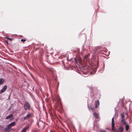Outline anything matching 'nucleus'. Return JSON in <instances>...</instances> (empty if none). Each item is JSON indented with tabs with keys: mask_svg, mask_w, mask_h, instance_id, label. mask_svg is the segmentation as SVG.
Masks as SVG:
<instances>
[{
	"mask_svg": "<svg viewBox=\"0 0 132 132\" xmlns=\"http://www.w3.org/2000/svg\"><path fill=\"white\" fill-rule=\"evenodd\" d=\"M88 108H89V109H91V110H92V111H93V109L92 108V107H91V106H90V107H88Z\"/></svg>",
	"mask_w": 132,
	"mask_h": 132,
	"instance_id": "17",
	"label": "nucleus"
},
{
	"mask_svg": "<svg viewBox=\"0 0 132 132\" xmlns=\"http://www.w3.org/2000/svg\"><path fill=\"white\" fill-rule=\"evenodd\" d=\"M100 103L99 101L98 100H97L95 102V107L97 108L99 105Z\"/></svg>",
	"mask_w": 132,
	"mask_h": 132,
	"instance_id": "8",
	"label": "nucleus"
},
{
	"mask_svg": "<svg viewBox=\"0 0 132 132\" xmlns=\"http://www.w3.org/2000/svg\"><path fill=\"white\" fill-rule=\"evenodd\" d=\"M87 57H85V58H87Z\"/></svg>",
	"mask_w": 132,
	"mask_h": 132,
	"instance_id": "21",
	"label": "nucleus"
},
{
	"mask_svg": "<svg viewBox=\"0 0 132 132\" xmlns=\"http://www.w3.org/2000/svg\"><path fill=\"white\" fill-rule=\"evenodd\" d=\"M26 40L25 39H21V41L22 42H24L26 41Z\"/></svg>",
	"mask_w": 132,
	"mask_h": 132,
	"instance_id": "18",
	"label": "nucleus"
},
{
	"mask_svg": "<svg viewBox=\"0 0 132 132\" xmlns=\"http://www.w3.org/2000/svg\"><path fill=\"white\" fill-rule=\"evenodd\" d=\"M128 132H130V131H128Z\"/></svg>",
	"mask_w": 132,
	"mask_h": 132,
	"instance_id": "22",
	"label": "nucleus"
},
{
	"mask_svg": "<svg viewBox=\"0 0 132 132\" xmlns=\"http://www.w3.org/2000/svg\"><path fill=\"white\" fill-rule=\"evenodd\" d=\"M29 126L25 127L22 130L21 132H26L27 129L29 128Z\"/></svg>",
	"mask_w": 132,
	"mask_h": 132,
	"instance_id": "7",
	"label": "nucleus"
},
{
	"mask_svg": "<svg viewBox=\"0 0 132 132\" xmlns=\"http://www.w3.org/2000/svg\"><path fill=\"white\" fill-rule=\"evenodd\" d=\"M121 122L125 125H126V123L124 121V119H121Z\"/></svg>",
	"mask_w": 132,
	"mask_h": 132,
	"instance_id": "13",
	"label": "nucleus"
},
{
	"mask_svg": "<svg viewBox=\"0 0 132 132\" xmlns=\"http://www.w3.org/2000/svg\"><path fill=\"white\" fill-rule=\"evenodd\" d=\"M13 116V115L12 114H10L9 115V116H8L5 118L6 119H8L10 118H12Z\"/></svg>",
	"mask_w": 132,
	"mask_h": 132,
	"instance_id": "11",
	"label": "nucleus"
},
{
	"mask_svg": "<svg viewBox=\"0 0 132 132\" xmlns=\"http://www.w3.org/2000/svg\"><path fill=\"white\" fill-rule=\"evenodd\" d=\"M124 114L122 113L121 114V119H124Z\"/></svg>",
	"mask_w": 132,
	"mask_h": 132,
	"instance_id": "15",
	"label": "nucleus"
},
{
	"mask_svg": "<svg viewBox=\"0 0 132 132\" xmlns=\"http://www.w3.org/2000/svg\"><path fill=\"white\" fill-rule=\"evenodd\" d=\"M124 129L122 127H120L117 129V132H122Z\"/></svg>",
	"mask_w": 132,
	"mask_h": 132,
	"instance_id": "5",
	"label": "nucleus"
},
{
	"mask_svg": "<svg viewBox=\"0 0 132 132\" xmlns=\"http://www.w3.org/2000/svg\"><path fill=\"white\" fill-rule=\"evenodd\" d=\"M32 114L30 113H28L26 117H24V119L26 120L28 118H30L31 117Z\"/></svg>",
	"mask_w": 132,
	"mask_h": 132,
	"instance_id": "6",
	"label": "nucleus"
},
{
	"mask_svg": "<svg viewBox=\"0 0 132 132\" xmlns=\"http://www.w3.org/2000/svg\"><path fill=\"white\" fill-rule=\"evenodd\" d=\"M93 115L94 117L96 118H98V114L97 113L94 112L93 113Z\"/></svg>",
	"mask_w": 132,
	"mask_h": 132,
	"instance_id": "9",
	"label": "nucleus"
},
{
	"mask_svg": "<svg viewBox=\"0 0 132 132\" xmlns=\"http://www.w3.org/2000/svg\"><path fill=\"white\" fill-rule=\"evenodd\" d=\"M114 118H112V130L113 131H115V130L114 128Z\"/></svg>",
	"mask_w": 132,
	"mask_h": 132,
	"instance_id": "4",
	"label": "nucleus"
},
{
	"mask_svg": "<svg viewBox=\"0 0 132 132\" xmlns=\"http://www.w3.org/2000/svg\"><path fill=\"white\" fill-rule=\"evenodd\" d=\"M103 132H105V131H103Z\"/></svg>",
	"mask_w": 132,
	"mask_h": 132,
	"instance_id": "20",
	"label": "nucleus"
},
{
	"mask_svg": "<svg viewBox=\"0 0 132 132\" xmlns=\"http://www.w3.org/2000/svg\"><path fill=\"white\" fill-rule=\"evenodd\" d=\"M126 127H125V129L126 131L128 130L129 129V126L128 125H127L126 124Z\"/></svg>",
	"mask_w": 132,
	"mask_h": 132,
	"instance_id": "14",
	"label": "nucleus"
},
{
	"mask_svg": "<svg viewBox=\"0 0 132 132\" xmlns=\"http://www.w3.org/2000/svg\"><path fill=\"white\" fill-rule=\"evenodd\" d=\"M12 127L9 124L7 125V126L5 128V131H8L9 132L10 131V129L12 128Z\"/></svg>",
	"mask_w": 132,
	"mask_h": 132,
	"instance_id": "3",
	"label": "nucleus"
},
{
	"mask_svg": "<svg viewBox=\"0 0 132 132\" xmlns=\"http://www.w3.org/2000/svg\"><path fill=\"white\" fill-rule=\"evenodd\" d=\"M30 106L29 104L27 102L25 103L24 105V109L25 110H30Z\"/></svg>",
	"mask_w": 132,
	"mask_h": 132,
	"instance_id": "1",
	"label": "nucleus"
},
{
	"mask_svg": "<svg viewBox=\"0 0 132 132\" xmlns=\"http://www.w3.org/2000/svg\"><path fill=\"white\" fill-rule=\"evenodd\" d=\"M15 122H13L10 123V125L12 127V126H15Z\"/></svg>",
	"mask_w": 132,
	"mask_h": 132,
	"instance_id": "12",
	"label": "nucleus"
},
{
	"mask_svg": "<svg viewBox=\"0 0 132 132\" xmlns=\"http://www.w3.org/2000/svg\"><path fill=\"white\" fill-rule=\"evenodd\" d=\"M7 39H8L9 40H10V41H11L12 40V39L10 38H9V37H7Z\"/></svg>",
	"mask_w": 132,
	"mask_h": 132,
	"instance_id": "19",
	"label": "nucleus"
},
{
	"mask_svg": "<svg viewBox=\"0 0 132 132\" xmlns=\"http://www.w3.org/2000/svg\"><path fill=\"white\" fill-rule=\"evenodd\" d=\"M7 88V86L6 85H5L3 88L0 90V94L4 93Z\"/></svg>",
	"mask_w": 132,
	"mask_h": 132,
	"instance_id": "2",
	"label": "nucleus"
},
{
	"mask_svg": "<svg viewBox=\"0 0 132 132\" xmlns=\"http://www.w3.org/2000/svg\"><path fill=\"white\" fill-rule=\"evenodd\" d=\"M4 81V80L2 78L0 79V85L2 84Z\"/></svg>",
	"mask_w": 132,
	"mask_h": 132,
	"instance_id": "10",
	"label": "nucleus"
},
{
	"mask_svg": "<svg viewBox=\"0 0 132 132\" xmlns=\"http://www.w3.org/2000/svg\"><path fill=\"white\" fill-rule=\"evenodd\" d=\"M42 126H43V127L42 128H41L43 129L44 128V123L42 122Z\"/></svg>",
	"mask_w": 132,
	"mask_h": 132,
	"instance_id": "16",
	"label": "nucleus"
}]
</instances>
